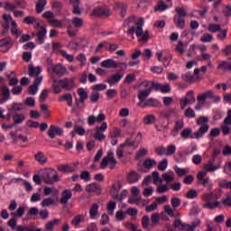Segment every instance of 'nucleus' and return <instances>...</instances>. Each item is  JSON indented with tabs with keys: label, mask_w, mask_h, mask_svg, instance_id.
Returning <instances> with one entry per match:
<instances>
[{
	"label": "nucleus",
	"mask_w": 231,
	"mask_h": 231,
	"mask_svg": "<svg viewBox=\"0 0 231 231\" xmlns=\"http://www.w3.org/2000/svg\"><path fill=\"white\" fill-rule=\"evenodd\" d=\"M143 24H145L143 18L136 20L134 16H132L125 21L124 27L127 29V35L134 37L135 33L140 42H147L149 41V32H143Z\"/></svg>",
	"instance_id": "obj_1"
},
{
	"label": "nucleus",
	"mask_w": 231,
	"mask_h": 231,
	"mask_svg": "<svg viewBox=\"0 0 231 231\" xmlns=\"http://www.w3.org/2000/svg\"><path fill=\"white\" fill-rule=\"evenodd\" d=\"M209 120L208 116H199L197 119V125L199 126V130L192 133V129L185 128L180 133V136L185 140H188V138H190L191 140H199V138H203V134L208 133V130L210 129V125H208Z\"/></svg>",
	"instance_id": "obj_2"
},
{
	"label": "nucleus",
	"mask_w": 231,
	"mask_h": 231,
	"mask_svg": "<svg viewBox=\"0 0 231 231\" xmlns=\"http://www.w3.org/2000/svg\"><path fill=\"white\" fill-rule=\"evenodd\" d=\"M219 195L216 194V192H204L201 195L202 201L205 202L202 205L203 208H208L209 210H214V208H219L221 207V202L219 201H213L212 199H219Z\"/></svg>",
	"instance_id": "obj_3"
},
{
	"label": "nucleus",
	"mask_w": 231,
	"mask_h": 231,
	"mask_svg": "<svg viewBox=\"0 0 231 231\" xmlns=\"http://www.w3.org/2000/svg\"><path fill=\"white\" fill-rule=\"evenodd\" d=\"M40 174L42 180H43L44 183H46L47 185H53V183H58V181H60V179L59 178V173L55 169H42L40 170Z\"/></svg>",
	"instance_id": "obj_4"
},
{
	"label": "nucleus",
	"mask_w": 231,
	"mask_h": 231,
	"mask_svg": "<svg viewBox=\"0 0 231 231\" xmlns=\"http://www.w3.org/2000/svg\"><path fill=\"white\" fill-rule=\"evenodd\" d=\"M200 225L201 220H199V218L195 219L191 225L183 223L180 219H177L173 222V226L180 231H196V228L200 226Z\"/></svg>",
	"instance_id": "obj_5"
},
{
	"label": "nucleus",
	"mask_w": 231,
	"mask_h": 231,
	"mask_svg": "<svg viewBox=\"0 0 231 231\" xmlns=\"http://www.w3.org/2000/svg\"><path fill=\"white\" fill-rule=\"evenodd\" d=\"M121 69H127V63L125 62H116L113 59H107L101 62V68L105 69H116V68H120Z\"/></svg>",
	"instance_id": "obj_6"
},
{
	"label": "nucleus",
	"mask_w": 231,
	"mask_h": 231,
	"mask_svg": "<svg viewBox=\"0 0 231 231\" xmlns=\"http://www.w3.org/2000/svg\"><path fill=\"white\" fill-rule=\"evenodd\" d=\"M48 73L51 78H53V75L64 77V75L68 74V69L62 64L51 65L48 67Z\"/></svg>",
	"instance_id": "obj_7"
},
{
	"label": "nucleus",
	"mask_w": 231,
	"mask_h": 231,
	"mask_svg": "<svg viewBox=\"0 0 231 231\" xmlns=\"http://www.w3.org/2000/svg\"><path fill=\"white\" fill-rule=\"evenodd\" d=\"M116 159H115V152H108V153L101 161V169H106L108 165L109 169L116 167Z\"/></svg>",
	"instance_id": "obj_8"
},
{
	"label": "nucleus",
	"mask_w": 231,
	"mask_h": 231,
	"mask_svg": "<svg viewBox=\"0 0 231 231\" xmlns=\"http://www.w3.org/2000/svg\"><path fill=\"white\" fill-rule=\"evenodd\" d=\"M197 180H199V185H202L204 189H208V190L214 189V182H212L209 177H207L206 172H199Z\"/></svg>",
	"instance_id": "obj_9"
},
{
	"label": "nucleus",
	"mask_w": 231,
	"mask_h": 231,
	"mask_svg": "<svg viewBox=\"0 0 231 231\" xmlns=\"http://www.w3.org/2000/svg\"><path fill=\"white\" fill-rule=\"evenodd\" d=\"M71 24L75 29H73L71 26H69L68 33L69 37H75V35H77V29L82 28V26H84V20L80 17H74L71 20Z\"/></svg>",
	"instance_id": "obj_10"
},
{
	"label": "nucleus",
	"mask_w": 231,
	"mask_h": 231,
	"mask_svg": "<svg viewBox=\"0 0 231 231\" xmlns=\"http://www.w3.org/2000/svg\"><path fill=\"white\" fill-rule=\"evenodd\" d=\"M94 139L97 140V142H104L106 140V131H107V123L103 122L101 126H96L94 128Z\"/></svg>",
	"instance_id": "obj_11"
},
{
	"label": "nucleus",
	"mask_w": 231,
	"mask_h": 231,
	"mask_svg": "<svg viewBox=\"0 0 231 231\" xmlns=\"http://www.w3.org/2000/svg\"><path fill=\"white\" fill-rule=\"evenodd\" d=\"M60 48H62V45L59 42L52 43L53 51H59L60 55H61V57H64L68 60V62H73V60H75V56L69 54L64 50H60Z\"/></svg>",
	"instance_id": "obj_12"
},
{
	"label": "nucleus",
	"mask_w": 231,
	"mask_h": 231,
	"mask_svg": "<svg viewBox=\"0 0 231 231\" xmlns=\"http://www.w3.org/2000/svg\"><path fill=\"white\" fill-rule=\"evenodd\" d=\"M58 84L63 89H66V91H69V89H73L75 88V79L74 78H66L63 79H60Z\"/></svg>",
	"instance_id": "obj_13"
},
{
	"label": "nucleus",
	"mask_w": 231,
	"mask_h": 231,
	"mask_svg": "<svg viewBox=\"0 0 231 231\" xmlns=\"http://www.w3.org/2000/svg\"><path fill=\"white\" fill-rule=\"evenodd\" d=\"M106 120V115L104 113H99L97 116L91 115L88 116L87 122L88 125H95V124H100Z\"/></svg>",
	"instance_id": "obj_14"
},
{
	"label": "nucleus",
	"mask_w": 231,
	"mask_h": 231,
	"mask_svg": "<svg viewBox=\"0 0 231 231\" xmlns=\"http://www.w3.org/2000/svg\"><path fill=\"white\" fill-rule=\"evenodd\" d=\"M94 17H109L111 15V11L107 7H97L91 13Z\"/></svg>",
	"instance_id": "obj_15"
},
{
	"label": "nucleus",
	"mask_w": 231,
	"mask_h": 231,
	"mask_svg": "<svg viewBox=\"0 0 231 231\" xmlns=\"http://www.w3.org/2000/svg\"><path fill=\"white\" fill-rule=\"evenodd\" d=\"M221 162H218L217 164H212V162H207L206 164L203 165L202 171L199 172H206L208 174V172H216V171H219L221 169Z\"/></svg>",
	"instance_id": "obj_16"
},
{
	"label": "nucleus",
	"mask_w": 231,
	"mask_h": 231,
	"mask_svg": "<svg viewBox=\"0 0 231 231\" xmlns=\"http://www.w3.org/2000/svg\"><path fill=\"white\" fill-rule=\"evenodd\" d=\"M144 88L139 90L138 98L140 102L138 103L139 107L145 102L146 98L151 95V88L148 87H141Z\"/></svg>",
	"instance_id": "obj_17"
},
{
	"label": "nucleus",
	"mask_w": 231,
	"mask_h": 231,
	"mask_svg": "<svg viewBox=\"0 0 231 231\" xmlns=\"http://www.w3.org/2000/svg\"><path fill=\"white\" fill-rule=\"evenodd\" d=\"M155 57L158 59L159 62L162 63L171 62V60H172V56L169 54V52L163 51H158L155 53Z\"/></svg>",
	"instance_id": "obj_18"
},
{
	"label": "nucleus",
	"mask_w": 231,
	"mask_h": 231,
	"mask_svg": "<svg viewBox=\"0 0 231 231\" xmlns=\"http://www.w3.org/2000/svg\"><path fill=\"white\" fill-rule=\"evenodd\" d=\"M86 190L88 194H97V196H100L102 194V188L100 185L92 182L86 187Z\"/></svg>",
	"instance_id": "obj_19"
},
{
	"label": "nucleus",
	"mask_w": 231,
	"mask_h": 231,
	"mask_svg": "<svg viewBox=\"0 0 231 231\" xmlns=\"http://www.w3.org/2000/svg\"><path fill=\"white\" fill-rule=\"evenodd\" d=\"M162 86V84L156 83L154 81H143L140 84V88H149L151 91H152V89H155V91H161Z\"/></svg>",
	"instance_id": "obj_20"
},
{
	"label": "nucleus",
	"mask_w": 231,
	"mask_h": 231,
	"mask_svg": "<svg viewBox=\"0 0 231 231\" xmlns=\"http://www.w3.org/2000/svg\"><path fill=\"white\" fill-rule=\"evenodd\" d=\"M43 79L44 77H38V79H34L33 84L29 87V95H37L39 86L42 84Z\"/></svg>",
	"instance_id": "obj_21"
},
{
	"label": "nucleus",
	"mask_w": 231,
	"mask_h": 231,
	"mask_svg": "<svg viewBox=\"0 0 231 231\" xmlns=\"http://www.w3.org/2000/svg\"><path fill=\"white\" fill-rule=\"evenodd\" d=\"M64 134V130L59 126L51 125L49 131H48V136L50 138H55L56 136H60Z\"/></svg>",
	"instance_id": "obj_22"
},
{
	"label": "nucleus",
	"mask_w": 231,
	"mask_h": 231,
	"mask_svg": "<svg viewBox=\"0 0 231 231\" xmlns=\"http://www.w3.org/2000/svg\"><path fill=\"white\" fill-rule=\"evenodd\" d=\"M11 48H12V40L10 38L0 40V51L6 53V51H10Z\"/></svg>",
	"instance_id": "obj_23"
},
{
	"label": "nucleus",
	"mask_w": 231,
	"mask_h": 231,
	"mask_svg": "<svg viewBox=\"0 0 231 231\" xmlns=\"http://www.w3.org/2000/svg\"><path fill=\"white\" fill-rule=\"evenodd\" d=\"M71 198H73L71 189H65L61 192V199H60V203H61V205H68V202L69 199H71Z\"/></svg>",
	"instance_id": "obj_24"
},
{
	"label": "nucleus",
	"mask_w": 231,
	"mask_h": 231,
	"mask_svg": "<svg viewBox=\"0 0 231 231\" xmlns=\"http://www.w3.org/2000/svg\"><path fill=\"white\" fill-rule=\"evenodd\" d=\"M214 97V92L212 90H208L202 94L197 96V101L199 104H205L207 98H212Z\"/></svg>",
	"instance_id": "obj_25"
},
{
	"label": "nucleus",
	"mask_w": 231,
	"mask_h": 231,
	"mask_svg": "<svg viewBox=\"0 0 231 231\" xmlns=\"http://www.w3.org/2000/svg\"><path fill=\"white\" fill-rule=\"evenodd\" d=\"M122 79H124V74H114L106 79V82L109 86H116Z\"/></svg>",
	"instance_id": "obj_26"
},
{
	"label": "nucleus",
	"mask_w": 231,
	"mask_h": 231,
	"mask_svg": "<svg viewBox=\"0 0 231 231\" xmlns=\"http://www.w3.org/2000/svg\"><path fill=\"white\" fill-rule=\"evenodd\" d=\"M41 73H42V69L41 67H33V65H29V75L31 77H33V79H39L41 76Z\"/></svg>",
	"instance_id": "obj_27"
},
{
	"label": "nucleus",
	"mask_w": 231,
	"mask_h": 231,
	"mask_svg": "<svg viewBox=\"0 0 231 231\" xmlns=\"http://www.w3.org/2000/svg\"><path fill=\"white\" fill-rule=\"evenodd\" d=\"M23 23L25 24H34V28L38 30V28H41V20L33 17V16H26L23 19Z\"/></svg>",
	"instance_id": "obj_28"
},
{
	"label": "nucleus",
	"mask_w": 231,
	"mask_h": 231,
	"mask_svg": "<svg viewBox=\"0 0 231 231\" xmlns=\"http://www.w3.org/2000/svg\"><path fill=\"white\" fill-rule=\"evenodd\" d=\"M121 189H122V184H120V182H116L110 189V196H112L114 199H116V198H118V194H120Z\"/></svg>",
	"instance_id": "obj_29"
},
{
	"label": "nucleus",
	"mask_w": 231,
	"mask_h": 231,
	"mask_svg": "<svg viewBox=\"0 0 231 231\" xmlns=\"http://www.w3.org/2000/svg\"><path fill=\"white\" fill-rule=\"evenodd\" d=\"M34 160L40 163V165H46V163H48V157H46V155L44 154V152H38L35 155H34Z\"/></svg>",
	"instance_id": "obj_30"
},
{
	"label": "nucleus",
	"mask_w": 231,
	"mask_h": 231,
	"mask_svg": "<svg viewBox=\"0 0 231 231\" xmlns=\"http://www.w3.org/2000/svg\"><path fill=\"white\" fill-rule=\"evenodd\" d=\"M59 102H67L68 106H73V96L69 93L64 94L59 97Z\"/></svg>",
	"instance_id": "obj_31"
},
{
	"label": "nucleus",
	"mask_w": 231,
	"mask_h": 231,
	"mask_svg": "<svg viewBox=\"0 0 231 231\" xmlns=\"http://www.w3.org/2000/svg\"><path fill=\"white\" fill-rule=\"evenodd\" d=\"M158 106H160V101H158V99L149 98L143 102L141 107H158Z\"/></svg>",
	"instance_id": "obj_32"
},
{
	"label": "nucleus",
	"mask_w": 231,
	"mask_h": 231,
	"mask_svg": "<svg viewBox=\"0 0 231 231\" xmlns=\"http://www.w3.org/2000/svg\"><path fill=\"white\" fill-rule=\"evenodd\" d=\"M47 33H48V31H46V27L42 26L41 31L36 34L38 37L39 44H44V39H46Z\"/></svg>",
	"instance_id": "obj_33"
},
{
	"label": "nucleus",
	"mask_w": 231,
	"mask_h": 231,
	"mask_svg": "<svg viewBox=\"0 0 231 231\" xmlns=\"http://www.w3.org/2000/svg\"><path fill=\"white\" fill-rule=\"evenodd\" d=\"M173 23L177 28H180V30L185 28V19L181 18V16L175 15L173 17Z\"/></svg>",
	"instance_id": "obj_34"
},
{
	"label": "nucleus",
	"mask_w": 231,
	"mask_h": 231,
	"mask_svg": "<svg viewBox=\"0 0 231 231\" xmlns=\"http://www.w3.org/2000/svg\"><path fill=\"white\" fill-rule=\"evenodd\" d=\"M116 8L120 12L121 17H125V14H127V4L118 3L116 5Z\"/></svg>",
	"instance_id": "obj_35"
},
{
	"label": "nucleus",
	"mask_w": 231,
	"mask_h": 231,
	"mask_svg": "<svg viewBox=\"0 0 231 231\" xmlns=\"http://www.w3.org/2000/svg\"><path fill=\"white\" fill-rule=\"evenodd\" d=\"M122 137V130L118 127H114L108 133V138H121Z\"/></svg>",
	"instance_id": "obj_36"
},
{
	"label": "nucleus",
	"mask_w": 231,
	"mask_h": 231,
	"mask_svg": "<svg viewBox=\"0 0 231 231\" xmlns=\"http://www.w3.org/2000/svg\"><path fill=\"white\" fill-rule=\"evenodd\" d=\"M106 210L108 212V216H115V210H116V201L110 200L106 204Z\"/></svg>",
	"instance_id": "obj_37"
},
{
	"label": "nucleus",
	"mask_w": 231,
	"mask_h": 231,
	"mask_svg": "<svg viewBox=\"0 0 231 231\" xmlns=\"http://www.w3.org/2000/svg\"><path fill=\"white\" fill-rule=\"evenodd\" d=\"M98 208H99V206L97 203L91 206L89 209L90 219H97V217L98 216Z\"/></svg>",
	"instance_id": "obj_38"
},
{
	"label": "nucleus",
	"mask_w": 231,
	"mask_h": 231,
	"mask_svg": "<svg viewBox=\"0 0 231 231\" xmlns=\"http://www.w3.org/2000/svg\"><path fill=\"white\" fill-rule=\"evenodd\" d=\"M59 223H60V219H53V220L48 222L45 225V228L43 231H53V228H55V226H57V225H59Z\"/></svg>",
	"instance_id": "obj_39"
},
{
	"label": "nucleus",
	"mask_w": 231,
	"mask_h": 231,
	"mask_svg": "<svg viewBox=\"0 0 231 231\" xmlns=\"http://www.w3.org/2000/svg\"><path fill=\"white\" fill-rule=\"evenodd\" d=\"M78 95L79 97L80 104H84V102H86V100L88 99V91H86L85 88H80L78 89Z\"/></svg>",
	"instance_id": "obj_40"
},
{
	"label": "nucleus",
	"mask_w": 231,
	"mask_h": 231,
	"mask_svg": "<svg viewBox=\"0 0 231 231\" xmlns=\"http://www.w3.org/2000/svg\"><path fill=\"white\" fill-rule=\"evenodd\" d=\"M184 125H185V123L183 119H180L175 122V126L173 128L174 136H176V134H178V133H180V131L183 129Z\"/></svg>",
	"instance_id": "obj_41"
},
{
	"label": "nucleus",
	"mask_w": 231,
	"mask_h": 231,
	"mask_svg": "<svg viewBox=\"0 0 231 231\" xmlns=\"http://www.w3.org/2000/svg\"><path fill=\"white\" fill-rule=\"evenodd\" d=\"M181 79L182 80H184V82H188L189 84L196 82V78H194V75H192L190 72H186L182 74Z\"/></svg>",
	"instance_id": "obj_42"
},
{
	"label": "nucleus",
	"mask_w": 231,
	"mask_h": 231,
	"mask_svg": "<svg viewBox=\"0 0 231 231\" xmlns=\"http://www.w3.org/2000/svg\"><path fill=\"white\" fill-rule=\"evenodd\" d=\"M11 33L12 35H15V37H20L23 34V31H19L17 28V23L13 21L11 23Z\"/></svg>",
	"instance_id": "obj_43"
},
{
	"label": "nucleus",
	"mask_w": 231,
	"mask_h": 231,
	"mask_svg": "<svg viewBox=\"0 0 231 231\" xmlns=\"http://www.w3.org/2000/svg\"><path fill=\"white\" fill-rule=\"evenodd\" d=\"M143 122L144 125H152L156 122V116L154 115H147L143 117Z\"/></svg>",
	"instance_id": "obj_44"
},
{
	"label": "nucleus",
	"mask_w": 231,
	"mask_h": 231,
	"mask_svg": "<svg viewBox=\"0 0 231 231\" xmlns=\"http://www.w3.org/2000/svg\"><path fill=\"white\" fill-rule=\"evenodd\" d=\"M46 0H38L36 3V13L37 14H42L44 12V6L47 5Z\"/></svg>",
	"instance_id": "obj_45"
},
{
	"label": "nucleus",
	"mask_w": 231,
	"mask_h": 231,
	"mask_svg": "<svg viewBox=\"0 0 231 231\" xmlns=\"http://www.w3.org/2000/svg\"><path fill=\"white\" fill-rule=\"evenodd\" d=\"M70 3L73 5L72 13L76 15H80V14H82V11H80V7H79L80 1L79 0H72V2H70Z\"/></svg>",
	"instance_id": "obj_46"
},
{
	"label": "nucleus",
	"mask_w": 231,
	"mask_h": 231,
	"mask_svg": "<svg viewBox=\"0 0 231 231\" xmlns=\"http://www.w3.org/2000/svg\"><path fill=\"white\" fill-rule=\"evenodd\" d=\"M162 180H164L166 183H171L174 181V171H167L162 174Z\"/></svg>",
	"instance_id": "obj_47"
},
{
	"label": "nucleus",
	"mask_w": 231,
	"mask_h": 231,
	"mask_svg": "<svg viewBox=\"0 0 231 231\" xmlns=\"http://www.w3.org/2000/svg\"><path fill=\"white\" fill-rule=\"evenodd\" d=\"M155 129L162 133L163 131H167L169 129V125L165 124L163 121H159V123L155 124Z\"/></svg>",
	"instance_id": "obj_48"
},
{
	"label": "nucleus",
	"mask_w": 231,
	"mask_h": 231,
	"mask_svg": "<svg viewBox=\"0 0 231 231\" xmlns=\"http://www.w3.org/2000/svg\"><path fill=\"white\" fill-rule=\"evenodd\" d=\"M53 205H55V199H53V198H45L41 202V207H42V208L51 207Z\"/></svg>",
	"instance_id": "obj_49"
},
{
	"label": "nucleus",
	"mask_w": 231,
	"mask_h": 231,
	"mask_svg": "<svg viewBox=\"0 0 231 231\" xmlns=\"http://www.w3.org/2000/svg\"><path fill=\"white\" fill-rule=\"evenodd\" d=\"M85 219H86V217H84V215H78L72 219L71 225H74L75 226H79V225L84 222Z\"/></svg>",
	"instance_id": "obj_50"
},
{
	"label": "nucleus",
	"mask_w": 231,
	"mask_h": 231,
	"mask_svg": "<svg viewBox=\"0 0 231 231\" xmlns=\"http://www.w3.org/2000/svg\"><path fill=\"white\" fill-rule=\"evenodd\" d=\"M156 160L154 159H146L144 162H143V167L145 169H152V167H156Z\"/></svg>",
	"instance_id": "obj_51"
},
{
	"label": "nucleus",
	"mask_w": 231,
	"mask_h": 231,
	"mask_svg": "<svg viewBox=\"0 0 231 231\" xmlns=\"http://www.w3.org/2000/svg\"><path fill=\"white\" fill-rule=\"evenodd\" d=\"M142 201L141 195H132L131 198L128 199V203L130 205H138Z\"/></svg>",
	"instance_id": "obj_52"
},
{
	"label": "nucleus",
	"mask_w": 231,
	"mask_h": 231,
	"mask_svg": "<svg viewBox=\"0 0 231 231\" xmlns=\"http://www.w3.org/2000/svg\"><path fill=\"white\" fill-rule=\"evenodd\" d=\"M58 171L60 172H75V169L73 166L69 165H60L58 167Z\"/></svg>",
	"instance_id": "obj_53"
},
{
	"label": "nucleus",
	"mask_w": 231,
	"mask_h": 231,
	"mask_svg": "<svg viewBox=\"0 0 231 231\" xmlns=\"http://www.w3.org/2000/svg\"><path fill=\"white\" fill-rule=\"evenodd\" d=\"M126 216L127 215L125 212H124V210L119 209L116 212V216H115L116 221H124Z\"/></svg>",
	"instance_id": "obj_54"
},
{
	"label": "nucleus",
	"mask_w": 231,
	"mask_h": 231,
	"mask_svg": "<svg viewBox=\"0 0 231 231\" xmlns=\"http://www.w3.org/2000/svg\"><path fill=\"white\" fill-rule=\"evenodd\" d=\"M152 178L154 185H160L163 181V179L160 178V173L158 171H153L152 173Z\"/></svg>",
	"instance_id": "obj_55"
},
{
	"label": "nucleus",
	"mask_w": 231,
	"mask_h": 231,
	"mask_svg": "<svg viewBox=\"0 0 231 231\" xmlns=\"http://www.w3.org/2000/svg\"><path fill=\"white\" fill-rule=\"evenodd\" d=\"M138 180H140V175H138V173L135 171H132L128 175V181L130 183H136V181H138Z\"/></svg>",
	"instance_id": "obj_56"
},
{
	"label": "nucleus",
	"mask_w": 231,
	"mask_h": 231,
	"mask_svg": "<svg viewBox=\"0 0 231 231\" xmlns=\"http://www.w3.org/2000/svg\"><path fill=\"white\" fill-rule=\"evenodd\" d=\"M174 171H175L176 174L180 177L185 176V174H189V169L188 168H180L178 166H175Z\"/></svg>",
	"instance_id": "obj_57"
},
{
	"label": "nucleus",
	"mask_w": 231,
	"mask_h": 231,
	"mask_svg": "<svg viewBox=\"0 0 231 231\" xmlns=\"http://www.w3.org/2000/svg\"><path fill=\"white\" fill-rule=\"evenodd\" d=\"M178 116V110H176L174 108H171L170 110H168L164 113V117L167 118L168 120L171 118H173V116Z\"/></svg>",
	"instance_id": "obj_58"
},
{
	"label": "nucleus",
	"mask_w": 231,
	"mask_h": 231,
	"mask_svg": "<svg viewBox=\"0 0 231 231\" xmlns=\"http://www.w3.org/2000/svg\"><path fill=\"white\" fill-rule=\"evenodd\" d=\"M25 208L24 207H19L15 212L11 213V216H14L16 218L21 217L22 216H24V212H25Z\"/></svg>",
	"instance_id": "obj_59"
},
{
	"label": "nucleus",
	"mask_w": 231,
	"mask_h": 231,
	"mask_svg": "<svg viewBox=\"0 0 231 231\" xmlns=\"http://www.w3.org/2000/svg\"><path fill=\"white\" fill-rule=\"evenodd\" d=\"M167 167H169V161L167 159H163L158 164V170L162 171V172L167 171Z\"/></svg>",
	"instance_id": "obj_60"
},
{
	"label": "nucleus",
	"mask_w": 231,
	"mask_h": 231,
	"mask_svg": "<svg viewBox=\"0 0 231 231\" xmlns=\"http://www.w3.org/2000/svg\"><path fill=\"white\" fill-rule=\"evenodd\" d=\"M74 133L79 134V136H84L86 134V128L79 125H74Z\"/></svg>",
	"instance_id": "obj_61"
},
{
	"label": "nucleus",
	"mask_w": 231,
	"mask_h": 231,
	"mask_svg": "<svg viewBox=\"0 0 231 231\" xmlns=\"http://www.w3.org/2000/svg\"><path fill=\"white\" fill-rule=\"evenodd\" d=\"M220 129H221L223 134H230L231 123H224V125H222Z\"/></svg>",
	"instance_id": "obj_62"
},
{
	"label": "nucleus",
	"mask_w": 231,
	"mask_h": 231,
	"mask_svg": "<svg viewBox=\"0 0 231 231\" xmlns=\"http://www.w3.org/2000/svg\"><path fill=\"white\" fill-rule=\"evenodd\" d=\"M176 152V145L170 144L166 147V156H172Z\"/></svg>",
	"instance_id": "obj_63"
},
{
	"label": "nucleus",
	"mask_w": 231,
	"mask_h": 231,
	"mask_svg": "<svg viewBox=\"0 0 231 231\" xmlns=\"http://www.w3.org/2000/svg\"><path fill=\"white\" fill-rule=\"evenodd\" d=\"M222 14L224 17H231V6L224 5L222 9Z\"/></svg>",
	"instance_id": "obj_64"
}]
</instances>
